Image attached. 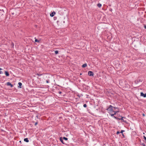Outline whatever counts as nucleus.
Returning <instances> with one entry per match:
<instances>
[{"instance_id":"nucleus-10","label":"nucleus","mask_w":146,"mask_h":146,"mask_svg":"<svg viewBox=\"0 0 146 146\" xmlns=\"http://www.w3.org/2000/svg\"><path fill=\"white\" fill-rule=\"evenodd\" d=\"M97 6L99 7L100 8L102 6V5L100 3H98L97 4Z\"/></svg>"},{"instance_id":"nucleus-11","label":"nucleus","mask_w":146,"mask_h":146,"mask_svg":"<svg viewBox=\"0 0 146 146\" xmlns=\"http://www.w3.org/2000/svg\"><path fill=\"white\" fill-rule=\"evenodd\" d=\"M55 53L56 54H57L58 53V50H56L55 51Z\"/></svg>"},{"instance_id":"nucleus-9","label":"nucleus","mask_w":146,"mask_h":146,"mask_svg":"<svg viewBox=\"0 0 146 146\" xmlns=\"http://www.w3.org/2000/svg\"><path fill=\"white\" fill-rule=\"evenodd\" d=\"M5 74L7 76H9V73L7 71L5 72Z\"/></svg>"},{"instance_id":"nucleus-22","label":"nucleus","mask_w":146,"mask_h":146,"mask_svg":"<svg viewBox=\"0 0 146 146\" xmlns=\"http://www.w3.org/2000/svg\"><path fill=\"white\" fill-rule=\"evenodd\" d=\"M123 131H124L122 130L121 131V133H122Z\"/></svg>"},{"instance_id":"nucleus-20","label":"nucleus","mask_w":146,"mask_h":146,"mask_svg":"<svg viewBox=\"0 0 146 146\" xmlns=\"http://www.w3.org/2000/svg\"><path fill=\"white\" fill-rule=\"evenodd\" d=\"M3 72H2V71H0V74H3Z\"/></svg>"},{"instance_id":"nucleus-28","label":"nucleus","mask_w":146,"mask_h":146,"mask_svg":"<svg viewBox=\"0 0 146 146\" xmlns=\"http://www.w3.org/2000/svg\"><path fill=\"white\" fill-rule=\"evenodd\" d=\"M37 75H39V74H37Z\"/></svg>"},{"instance_id":"nucleus-7","label":"nucleus","mask_w":146,"mask_h":146,"mask_svg":"<svg viewBox=\"0 0 146 146\" xmlns=\"http://www.w3.org/2000/svg\"><path fill=\"white\" fill-rule=\"evenodd\" d=\"M87 66V64H83L82 66V67H83V68H84V67H86Z\"/></svg>"},{"instance_id":"nucleus-4","label":"nucleus","mask_w":146,"mask_h":146,"mask_svg":"<svg viewBox=\"0 0 146 146\" xmlns=\"http://www.w3.org/2000/svg\"><path fill=\"white\" fill-rule=\"evenodd\" d=\"M56 14L55 12L53 11L50 14V16L52 17H53Z\"/></svg>"},{"instance_id":"nucleus-5","label":"nucleus","mask_w":146,"mask_h":146,"mask_svg":"<svg viewBox=\"0 0 146 146\" xmlns=\"http://www.w3.org/2000/svg\"><path fill=\"white\" fill-rule=\"evenodd\" d=\"M7 86H10L11 87H13V85L9 82H8L7 83Z\"/></svg>"},{"instance_id":"nucleus-25","label":"nucleus","mask_w":146,"mask_h":146,"mask_svg":"<svg viewBox=\"0 0 146 146\" xmlns=\"http://www.w3.org/2000/svg\"><path fill=\"white\" fill-rule=\"evenodd\" d=\"M143 116H145V115L144 114H143Z\"/></svg>"},{"instance_id":"nucleus-1","label":"nucleus","mask_w":146,"mask_h":146,"mask_svg":"<svg viewBox=\"0 0 146 146\" xmlns=\"http://www.w3.org/2000/svg\"><path fill=\"white\" fill-rule=\"evenodd\" d=\"M107 110L112 116H113L114 115H115L117 112H119V110L116 111H114L112 106L111 105L109 106V107L107 109Z\"/></svg>"},{"instance_id":"nucleus-24","label":"nucleus","mask_w":146,"mask_h":146,"mask_svg":"<svg viewBox=\"0 0 146 146\" xmlns=\"http://www.w3.org/2000/svg\"><path fill=\"white\" fill-rule=\"evenodd\" d=\"M38 123L37 122H36L35 123V125H36Z\"/></svg>"},{"instance_id":"nucleus-30","label":"nucleus","mask_w":146,"mask_h":146,"mask_svg":"<svg viewBox=\"0 0 146 146\" xmlns=\"http://www.w3.org/2000/svg\"><path fill=\"white\" fill-rule=\"evenodd\" d=\"M59 93L60 94V93H61V92H59Z\"/></svg>"},{"instance_id":"nucleus-26","label":"nucleus","mask_w":146,"mask_h":146,"mask_svg":"<svg viewBox=\"0 0 146 146\" xmlns=\"http://www.w3.org/2000/svg\"><path fill=\"white\" fill-rule=\"evenodd\" d=\"M46 82L47 83H48V80H46Z\"/></svg>"},{"instance_id":"nucleus-16","label":"nucleus","mask_w":146,"mask_h":146,"mask_svg":"<svg viewBox=\"0 0 146 146\" xmlns=\"http://www.w3.org/2000/svg\"><path fill=\"white\" fill-rule=\"evenodd\" d=\"M83 106L84 108H86L87 107V105L86 104H84V105Z\"/></svg>"},{"instance_id":"nucleus-18","label":"nucleus","mask_w":146,"mask_h":146,"mask_svg":"<svg viewBox=\"0 0 146 146\" xmlns=\"http://www.w3.org/2000/svg\"><path fill=\"white\" fill-rule=\"evenodd\" d=\"M123 117H121V118H119L118 119H121V120H123Z\"/></svg>"},{"instance_id":"nucleus-19","label":"nucleus","mask_w":146,"mask_h":146,"mask_svg":"<svg viewBox=\"0 0 146 146\" xmlns=\"http://www.w3.org/2000/svg\"><path fill=\"white\" fill-rule=\"evenodd\" d=\"M143 137H144L145 140L146 141V137L145 136H144Z\"/></svg>"},{"instance_id":"nucleus-3","label":"nucleus","mask_w":146,"mask_h":146,"mask_svg":"<svg viewBox=\"0 0 146 146\" xmlns=\"http://www.w3.org/2000/svg\"><path fill=\"white\" fill-rule=\"evenodd\" d=\"M141 96L145 98L146 97V94H144L143 92H141Z\"/></svg>"},{"instance_id":"nucleus-14","label":"nucleus","mask_w":146,"mask_h":146,"mask_svg":"<svg viewBox=\"0 0 146 146\" xmlns=\"http://www.w3.org/2000/svg\"><path fill=\"white\" fill-rule=\"evenodd\" d=\"M60 141L63 143H64L63 142V140L61 138H60Z\"/></svg>"},{"instance_id":"nucleus-23","label":"nucleus","mask_w":146,"mask_h":146,"mask_svg":"<svg viewBox=\"0 0 146 146\" xmlns=\"http://www.w3.org/2000/svg\"><path fill=\"white\" fill-rule=\"evenodd\" d=\"M144 27L145 29H146V25H144Z\"/></svg>"},{"instance_id":"nucleus-13","label":"nucleus","mask_w":146,"mask_h":146,"mask_svg":"<svg viewBox=\"0 0 146 146\" xmlns=\"http://www.w3.org/2000/svg\"><path fill=\"white\" fill-rule=\"evenodd\" d=\"M113 110H115L117 109L116 108H115V107H113Z\"/></svg>"},{"instance_id":"nucleus-27","label":"nucleus","mask_w":146,"mask_h":146,"mask_svg":"<svg viewBox=\"0 0 146 146\" xmlns=\"http://www.w3.org/2000/svg\"><path fill=\"white\" fill-rule=\"evenodd\" d=\"M2 70V68H0V70Z\"/></svg>"},{"instance_id":"nucleus-29","label":"nucleus","mask_w":146,"mask_h":146,"mask_svg":"<svg viewBox=\"0 0 146 146\" xmlns=\"http://www.w3.org/2000/svg\"><path fill=\"white\" fill-rule=\"evenodd\" d=\"M114 117L116 119H117V118L116 117H115V116H114Z\"/></svg>"},{"instance_id":"nucleus-17","label":"nucleus","mask_w":146,"mask_h":146,"mask_svg":"<svg viewBox=\"0 0 146 146\" xmlns=\"http://www.w3.org/2000/svg\"><path fill=\"white\" fill-rule=\"evenodd\" d=\"M11 45L12 47L13 48L14 46V43H12L11 44Z\"/></svg>"},{"instance_id":"nucleus-8","label":"nucleus","mask_w":146,"mask_h":146,"mask_svg":"<svg viewBox=\"0 0 146 146\" xmlns=\"http://www.w3.org/2000/svg\"><path fill=\"white\" fill-rule=\"evenodd\" d=\"M24 141L27 142H28L29 141L28 140V139L27 138H25L24 139Z\"/></svg>"},{"instance_id":"nucleus-15","label":"nucleus","mask_w":146,"mask_h":146,"mask_svg":"<svg viewBox=\"0 0 146 146\" xmlns=\"http://www.w3.org/2000/svg\"><path fill=\"white\" fill-rule=\"evenodd\" d=\"M35 42H39V41H38L37 39H36L35 40Z\"/></svg>"},{"instance_id":"nucleus-2","label":"nucleus","mask_w":146,"mask_h":146,"mask_svg":"<svg viewBox=\"0 0 146 146\" xmlns=\"http://www.w3.org/2000/svg\"><path fill=\"white\" fill-rule=\"evenodd\" d=\"M88 75L89 76H93L94 73L92 71H89L88 72Z\"/></svg>"},{"instance_id":"nucleus-21","label":"nucleus","mask_w":146,"mask_h":146,"mask_svg":"<svg viewBox=\"0 0 146 146\" xmlns=\"http://www.w3.org/2000/svg\"><path fill=\"white\" fill-rule=\"evenodd\" d=\"M120 132L119 131H117V134H118Z\"/></svg>"},{"instance_id":"nucleus-12","label":"nucleus","mask_w":146,"mask_h":146,"mask_svg":"<svg viewBox=\"0 0 146 146\" xmlns=\"http://www.w3.org/2000/svg\"><path fill=\"white\" fill-rule=\"evenodd\" d=\"M63 138L65 140H67L68 139L67 138L65 137H64Z\"/></svg>"},{"instance_id":"nucleus-6","label":"nucleus","mask_w":146,"mask_h":146,"mask_svg":"<svg viewBox=\"0 0 146 146\" xmlns=\"http://www.w3.org/2000/svg\"><path fill=\"white\" fill-rule=\"evenodd\" d=\"M18 84L19 85V87L20 88H21V85H22V83L21 82H19L18 83Z\"/></svg>"}]
</instances>
